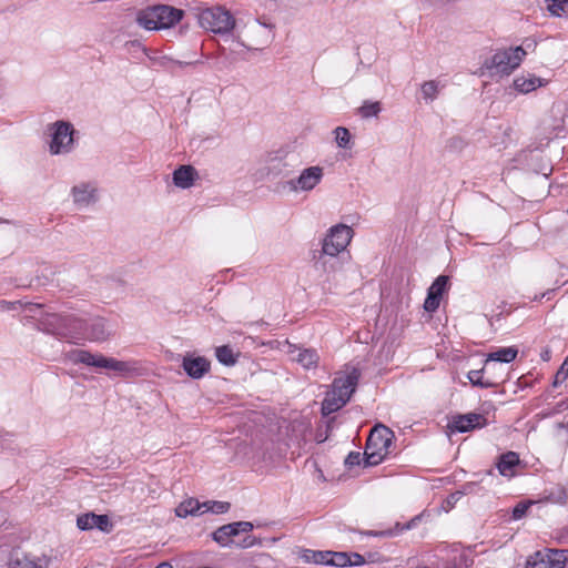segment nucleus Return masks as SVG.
<instances>
[{"label": "nucleus", "mask_w": 568, "mask_h": 568, "mask_svg": "<svg viewBox=\"0 0 568 568\" xmlns=\"http://www.w3.org/2000/svg\"><path fill=\"white\" fill-rule=\"evenodd\" d=\"M197 176L196 170L191 165H181L173 172V183L180 189H189Z\"/></svg>", "instance_id": "obj_22"}, {"label": "nucleus", "mask_w": 568, "mask_h": 568, "mask_svg": "<svg viewBox=\"0 0 568 568\" xmlns=\"http://www.w3.org/2000/svg\"><path fill=\"white\" fill-rule=\"evenodd\" d=\"M290 353L293 355V359L305 369L316 368L320 363V355L316 349L294 346V349Z\"/></svg>", "instance_id": "obj_21"}, {"label": "nucleus", "mask_w": 568, "mask_h": 568, "mask_svg": "<svg viewBox=\"0 0 568 568\" xmlns=\"http://www.w3.org/2000/svg\"><path fill=\"white\" fill-rule=\"evenodd\" d=\"M253 529V524L250 521H236L221 526L212 534V538L222 547H227L233 544L242 548H248L254 545V538L246 536L241 541H235L234 537L241 532H250Z\"/></svg>", "instance_id": "obj_5"}, {"label": "nucleus", "mask_w": 568, "mask_h": 568, "mask_svg": "<svg viewBox=\"0 0 568 568\" xmlns=\"http://www.w3.org/2000/svg\"><path fill=\"white\" fill-rule=\"evenodd\" d=\"M68 358L73 364H84L97 368L113 371L121 377H130L139 373L140 364L136 361H119L113 357H106L102 354H93L85 349H73L68 353Z\"/></svg>", "instance_id": "obj_1"}, {"label": "nucleus", "mask_w": 568, "mask_h": 568, "mask_svg": "<svg viewBox=\"0 0 568 568\" xmlns=\"http://www.w3.org/2000/svg\"><path fill=\"white\" fill-rule=\"evenodd\" d=\"M394 433L384 425H376L369 433L365 446V465L376 466L389 454L393 445Z\"/></svg>", "instance_id": "obj_4"}, {"label": "nucleus", "mask_w": 568, "mask_h": 568, "mask_svg": "<svg viewBox=\"0 0 568 568\" xmlns=\"http://www.w3.org/2000/svg\"><path fill=\"white\" fill-rule=\"evenodd\" d=\"M526 55V51L521 47L509 48L507 50L497 51L486 63L488 69H495L497 73L509 74L518 68Z\"/></svg>", "instance_id": "obj_9"}, {"label": "nucleus", "mask_w": 568, "mask_h": 568, "mask_svg": "<svg viewBox=\"0 0 568 568\" xmlns=\"http://www.w3.org/2000/svg\"><path fill=\"white\" fill-rule=\"evenodd\" d=\"M184 16V11L168 4L146 7L138 12L136 22L142 28L155 31L174 27Z\"/></svg>", "instance_id": "obj_3"}, {"label": "nucleus", "mask_w": 568, "mask_h": 568, "mask_svg": "<svg viewBox=\"0 0 568 568\" xmlns=\"http://www.w3.org/2000/svg\"><path fill=\"white\" fill-rule=\"evenodd\" d=\"M567 376H568V356L565 358L564 363L561 364L558 372L556 373L555 385L566 381Z\"/></svg>", "instance_id": "obj_37"}, {"label": "nucleus", "mask_w": 568, "mask_h": 568, "mask_svg": "<svg viewBox=\"0 0 568 568\" xmlns=\"http://www.w3.org/2000/svg\"><path fill=\"white\" fill-rule=\"evenodd\" d=\"M567 561L568 550L545 549L529 556L526 568H565Z\"/></svg>", "instance_id": "obj_10"}, {"label": "nucleus", "mask_w": 568, "mask_h": 568, "mask_svg": "<svg viewBox=\"0 0 568 568\" xmlns=\"http://www.w3.org/2000/svg\"><path fill=\"white\" fill-rule=\"evenodd\" d=\"M365 534L368 535V536H383V535H385V532H383V531H381V532L367 531Z\"/></svg>", "instance_id": "obj_44"}, {"label": "nucleus", "mask_w": 568, "mask_h": 568, "mask_svg": "<svg viewBox=\"0 0 568 568\" xmlns=\"http://www.w3.org/2000/svg\"><path fill=\"white\" fill-rule=\"evenodd\" d=\"M351 558L347 552L328 551L326 565L346 567L351 562Z\"/></svg>", "instance_id": "obj_32"}, {"label": "nucleus", "mask_w": 568, "mask_h": 568, "mask_svg": "<svg viewBox=\"0 0 568 568\" xmlns=\"http://www.w3.org/2000/svg\"><path fill=\"white\" fill-rule=\"evenodd\" d=\"M41 325L43 331L54 335L57 338L71 344H79L84 339L85 320L73 314L49 315Z\"/></svg>", "instance_id": "obj_2"}, {"label": "nucleus", "mask_w": 568, "mask_h": 568, "mask_svg": "<svg viewBox=\"0 0 568 568\" xmlns=\"http://www.w3.org/2000/svg\"><path fill=\"white\" fill-rule=\"evenodd\" d=\"M486 425V418L481 414L468 413L466 415L457 416L454 422V428L459 433H466L475 428H480Z\"/></svg>", "instance_id": "obj_19"}, {"label": "nucleus", "mask_w": 568, "mask_h": 568, "mask_svg": "<svg viewBox=\"0 0 568 568\" xmlns=\"http://www.w3.org/2000/svg\"><path fill=\"white\" fill-rule=\"evenodd\" d=\"M328 551L305 550L303 559L307 562L326 565Z\"/></svg>", "instance_id": "obj_35"}, {"label": "nucleus", "mask_w": 568, "mask_h": 568, "mask_svg": "<svg viewBox=\"0 0 568 568\" xmlns=\"http://www.w3.org/2000/svg\"><path fill=\"white\" fill-rule=\"evenodd\" d=\"M155 568H173L171 564L169 562H161L160 565H158Z\"/></svg>", "instance_id": "obj_43"}, {"label": "nucleus", "mask_w": 568, "mask_h": 568, "mask_svg": "<svg viewBox=\"0 0 568 568\" xmlns=\"http://www.w3.org/2000/svg\"><path fill=\"white\" fill-rule=\"evenodd\" d=\"M324 169L320 165L305 168L295 179L287 181V186L292 192H311L323 180Z\"/></svg>", "instance_id": "obj_11"}, {"label": "nucleus", "mask_w": 568, "mask_h": 568, "mask_svg": "<svg viewBox=\"0 0 568 568\" xmlns=\"http://www.w3.org/2000/svg\"><path fill=\"white\" fill-rule=\"evenodd\" d=\"M519 456L515 452H508L503 454L496 466L499 474L504 477H513L515 475V469L519 465Z\"/></svg>", "instance_id": "obj_23"}, {"label": "nucleus", "mask_w": 568, "mask_h": 568, "mask_svg": "<svg viewBox=\"0 0 568 568\" xmlns=\"http://www.w3.org/2000/svg\"><path fill=\"white\" fill-rule=\"evenodd\" d=\"M532 505V501L528 500V501H520L518 503L514 509H513V513H511V517L514 520H519L521 519L523 517L526 516L528 509L530 508V506Z\"/></svg>", "instance_id": "obj_36"}, {"label": "nucleus", "mask_w": 568, "mask_h": 568, "mask_svg": "<svg viewBox=\"0 0 568 568\" xmlns=\"http://www.w3.org/2000/svg\"><path fill=\"white\" fill-rule=\"evenodd\" d=\"M200 21L202 27L214 33H227L235 26L233 16L222 7L206 9L201 13Z\"/></svg>", "instance_id": "obj_8"}, {"label": "nucleus", "mask_w": 568, "mask_h": 568, "mask_svg": "<svg viewBox=\"0 0 568 568\" xmlns=\"http://www.w3.org/2000/svg\"><path fill=\"white\" fill-rule=\"evenodd\" d=\"M547 10L554 17H568V0H546Z\"/></svg>", "instance_id": "obj_29"}, {"label": "nucleus", "mask_w": 568, "mask_h": 568, "mask_svg": "<svg viewBox=\"0 0 568 568\" xmlns=\"http://www.w3.org/2000/svg\"><path fill=\"white\" fill-rule=\"evenodd\" d=\"M77 526L81 530L99 528L102 531H109L111 524L106 515H95L93 513H88L78 517Z\"/></svg>", "instance_id": "obj_18"}, {"label": "nucleus", "mask_w": 568, "mask_h": 568, "mask_svg": "<svg viewBox=\"0 0 568 568\" xmlns=\"http://www.w3.org/2000/svg\"><path fill=\"white\" fill-rule=\"evenodd\" d=\"M70 193L78 207H87L98 201V187L93 182H81L74 185Z\"/></svg>", "instance_id": "obj_12"}, {"label": "nucleus", "mask_w": 568, "mask_h": 568, "mask_svg": "<svg viewBox=\"0 0 568 568\" xmlns=\"http://www.w3.org/2000/svg\"><path fill=\"white\" fill-rule=\"evenodd\" d=\"M202 514L204 513H213V514H224L230 509V503L227 501H216L210 500L202 503Z\"/></svg>", "instance_id": "obj_31"}, {"label": "nucleus", "mask_w": 568, "mask_h": 568, "mask_svg": "<svg viewBox=\"0 0 568 568\" xmlns=\"http://www.w3.org/2000/svg\"><path fill=\"white\" fill-rule=\"evenodd\" d=\"M488 366L489 365L486 363L483 369L470 371L468 373V379L474 386L490 388L496 385L495 382L484 378V373L488 369Z\"/></svg>", "instance_id": "obj_27"}, {"label": "nucleus", "mask_w": 568, "mask_h": 568, "mask_svg": "<svg viewBox=\"0 0 568 568\" xmlns=\"http://www.w3.org/2000/svg\"><path fill=\"white\" fill-rule=\"evenodd\" d=\"M359 378V373L357 369H353L352 372L335 377L332 389L336 395L341 396L343 399H349L352 394L355 392L357 383Z\"/></svg>", "instance_id": "obj_13"}, {"label": "nucleus", "mask_w": 568, "mask_h": 568, "mask_svg": "<svg viewBox=\"0 0 568 568\" xmlns=\"http://www.w3.org/2000/svg\"><path fill=\"white\" fill-rule=\"evenodd\" d=\"M548 354H549V351H546V354H544V359H547Z\"/></svg>", "instance_id": "obj_46"}, {"label": "nucleus", "mask_w": 568, "mask_h": 568, "mask_svg": "<svg viewBox=\"0 0 568 568\" xmlns=\"http://www.w3.org/2000/svg\"><path fill=\"white\" fill-rule=\"evenodd\" d=\"M314 267L321 274L331 277V275L341 271L343 267V258L339 255H329L323 253V251L318 252V255L314 256Z\"/></svg>", "instance_id": "obj_16"}, {"label": "nucleus", "mask_w": 568, "mask_h": 568, "mask_svg": "<svg viewBox=\"0 0 568 568\" xmlns=\"http://www.w3.org/2000/svg\"><path fill=\"white\" fill-rule=\"evenodd\" d=\"M548 354H549V351H546V354H544V359H547Z\"/></svg>", "instance_id": "obj_45"}, {"label": "nucleus", "mask_w": 568, "mask_h": 568, "mask_svg": "<svg viewBox=\"0 0 568 568\" xmlns=\"http://www.w3.org/2000/svg\"><path fill=\"white\" fill-rule=\"evenodd\" d=\"M422 95L426 101H434L440 90L439 83L435 80L426 81L422 84Z\"/></svg>", "instance_id": "obj_30"}, {"label": "nucleus", "mask_w": 568, "mask_h": 568, "mask_svg": "<svg viewBox=\"0 0 568 568\" xmlns=\"http://www.w3.org/2000/svg\"><path fill=\"white\" fill-rule=\"evenodd\" d=\"M546 84V81L535 74H521L514 79V88L521 94H528Z\"/></svg>", "instance_id": "obj_20"}, {"label": "nucleus", "mask_w": 568, "mask_h": 568, "mask_svg": "<svg viewBox=\"0 0 568 568\" xmlns=\"http://www.w3.org/2000/svg\"><path fill=\"white\" fill-rule=\"evenodd\" d=\"M557 428L559 432H562V436L566 437V442L568 443V424H558Z\"/></svg>", "instance_id": "obj_41"}, {"label": "nucleus", "mask_w": 568, "mask_h": 568, "mask_svg": "<svg viewBox=\"0 0 568 568\" xmlns=\"http://www.w3.org/2000/svg\"><path fill=\"white\" fill-rule=\"evenodd\" d=\"M202 503H200L195 498H189L182 501L175 508V515L181 518H185L187 516H199L202 515Z\"/></svg>", "instance_id": "obj_25"}, {"label": "nucleus", "mask_w": 568, "mask_h": 568, "mask_svg": "<svg viewBox=\"0 0 568 568\" xmlns=\"http://www.w3.org/2000/svg\"><path fill=\"white\" fill-rule=\"evenodd\" d=\"M182 367L191 378L200 379L210 372L211 363L204 356L186 354L183 357Z\"/></svg>", "instance_id": "obj_14"}, {"label": "nucleus", "mask_w": 568, "mask_h": 568, "mask_svg": "<svg viewBox=\"0 0 568 568\" xmlns=\"http://www.w3.org/2000/svg\"><path fill=\"white\" fill-rule=\"evenodd\" d=\"M361 459H362V456L359 453L351 452L345 459V465L348 467L359 465Z\"/></svg>", "instance_id": "obj_39"}, {"label": "nucleus", "mask_w": 568, "mask_h": 568, "mask_svg": "<svg viewBox=\"0 0 568 568\" xmlns=\"http://www.w3.org/2000/svg\"><path fill=\"white\" fill-rule=\"evenodd\" d=\"M12 568H38V565L28 558L23 557L22 559L17 558L11 562Z\"/></svg>", "instance_id": "obj_38"}, {"label": "nucleus", "mask_w": 568, "mask_h": 568, "mask_svg": "<svg viewBox=\"0 0 568 568\" xmlns=\"http://www.w3.org/2000/svg\"><path fill=\"white\" fill-rule=\"evenodd\" d=\"M381 110L382 109L379 102L365 101L363 105L358 109V112L362 115V118L368 119L372 116H377Z\"/></svg>", "instance_id": "obj_34"}, {"label": "nucleus", "mask_w": 568, "mask_h": 568, "mask_svg": "<svg viewBox=\"0 0 568 568\" xmlns=\"http://www.w3.org/2000/svg\"><path fill=\"white\" fill-rule=\"evenodd\" d=\"M51 140L49 151L52 155L67 154L73 149L74 129L70 122L57 121L49 125Z\"/></svg>", "instance_id": "obj_6"}, {"label": "nucleus", "mask_w": 568, "mask_h": 568, "mask_svg": "<svg viewBox=\"0 0 568 568\" xmlns=\"http://www.w3.org/2000/svg\"><path fill=\"white\" fill-rule=\"evenodd\" d=\"M215 355L217 361L226 366H232L237 361V356L234 354L233 349L227 345L217 347L215 351Z\"/></svg>", "instance_id": "obj_28"}, {"label": "nucleus", "mask_w": 568, "mask_h": 568, "mask_svg": "<svg viewBox=\"0 0 568 568\" xmlns=\"http://www.w3.org/2000/svg\"><path fill=\"white\" fill-rule=\"evenodd\" d=\"M348 555L352 557L348 566H361L365 562L364 557L357 552H351Z\"/></svg>", "instance_id": "obj_40"}, {"label": "nucleus", "mask_w": 568, "mask_h": 568, "mask_svg": "<svg viewBox=\"0 0 568 568\" xmlns=\"http://www.w3.org/2000/svg\"><path fill=\"white\" fill-rule=\"evenodd\" d=\"M517 354L518 349L515 346L500 347L488 354L486 363L488 365L489 362L510 363L517 357Z\"/></svg>", "instance_id": "obj_26"}, {"label": "nucleus", "mask_w": 568, "mask_h": 568, "mask_svg": "<svg viewBox=\"0 0 568 568\" xmlns=\"http://www.w3.org/2000/svg\"><path fill=\"white\" fill-rule=\"evenodd\" d=\"M349 399L342 398L341 396L336 395L333 390H329L326 393V396L322 403V414L324 416H327L332 413L337 412L341 409Z\"/></svg>", "instance_id": "obj_24"}, {"label": "nucleus", "mask_w": 568, "mask_h": 568, "mask_svg": "<svg viewBox=\"0 0 568 568\" xmlns=\"http://www.w3.org/2000/svg\"><path fill=\"white\" fill-rule=\"evenodd\" d=\"M449 277L447 275H439L429 286L427 297L424 302V308L427 312H435L440 304L443 293L446 291Z\"/></svg>", "instance_id": "obj_15"}, {"label": "nucleus", "mask_w": 568, "mask_h": 568, "mask_svg": "<svg viewBox=\"0 0 568 568\" xmlns=\"http://www.w3.org/2000/svg\"><path fill=\"white\" fill-rule=\"evenodd\" d=\"M335 141L338 148L348 149L351 146V133L344 126H337L334 130Z\"/></svg>", "instance_id": "obj_33"}, {"label": "nucleus", "mask_w": 568, "mask_h": 568, "mask_svg": "<svg viewBox=\"0 0 568 568\" xmlns=\"http://www.w3.org/2000/svg\"><path fill=\"white\" fill-rule=\"evenodd\" d=\"M548 354H549V351H546V354H544V359H547Z\"/></svg>", "instance_id": "obj_47"}, {"label": "nucleus", "mask_w": 568, "mask_h": 568, "mask_svg": "<svg viewBox=\"0 0 568 568\" xmlns=\"http://www.w3.org/2000/svg\"><path fill=\"white\" fill-rule=\"evenodd\" d=\"M447 568H457V567L454 566V567H447Z\"/></svg>", "instance_id": "obj_48"}, {"label": "nucleus", "mask_w": 568, "mask_h": 568, "mask_svg": "<svg viewBox=\"0 0 568 568\" xmlns=\"http://www.w3.org/2000/svg\"><path fill=\"white\" fill-rule=\"evenodd\" d=\"M354 236V231L346 224H336L328 229L322 241L323 253L329 255H339L349 245Z\"/></svg>", "instance_id": "obj_7"}, {"label": "nucleus", "mask_w": 568, "mask_h": 568, "mask_svg": "<svg viewBox=\"0 0 568 568\" xmlns=\"http://www.w3.org/2000/svg\"><path fill=\"white\" fill-rule=\"evenodd\" d=\"M110 336L106 321L102 317L91 318L89 322L85 321V334L84 339L91 342H104Z\"/></svg>", "instance_id": "obj_17"}, {"label": "nucleus", "mask_w": 568, "mask_h": 568, "mask_svg": "<svg viewBox=\"0 0 568 568\" xmlns=\"http://www.w3.org/2000/svg\"><path fill=\"white\" fill-rule=\"evenodd\" d=\"M12 435L8 432H4L3 429H0V445H3L9 437H11Z\"/></svg>", "instance_id": "obj_42"}]
</instances>
